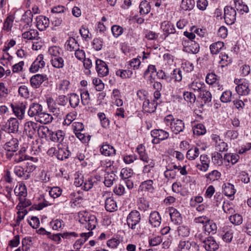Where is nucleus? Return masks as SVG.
<instances>
[{
  "mask_svg": "<svg viewBox=\"0 0 251 251\" xmlns=\"http://www.w3.org/2000/svg\"><path fill=\"white\" fill-rule=\"evenodd\" d=\"M235 193V190L234 187L232 184L227 183L224 187V194L229 197H230L234 195Z\"/></svg>",
  "mask_w": 251,
  "mask_h": 251,
  "instance_id": "obj_52",
  "label": "nucleus"
},
{
  "mask_svg": "<svg viewBox=\"0 0 251 251\" xmlns=\"http://www.w3.org/2000/svg\"><path fill=\"white\" fill-rule=\"evenodd\" d=\"M200 159L201 163L198 164L196 167L200 171L205 172L209 167L210 160L206 154L201 155Z\"/></svg>",
  "mask_w": 251,
  "mask_h": 251,
  "instance_id": "obj_10",
  "label": "nucleus"
},
{
  "mask_svg": "<svg viewBox=\"0 0 251 251\" xmlns=\"http://www.w3.org/2000/svg\"><path fill=\"white\" fill-rule=\"evenodd\" d=\"M25 169L21 166H16L14 168V173L18 177H24L25 179H27L29 178L30 175L25 174Z\"/></svg>",
  "mask_w": 251,
  "mask_h": 251,
  "instance_id": "obj_38",
  "label": "nucleus"
},
{
  "mask_svg": "<svg viewBox=\"0 0 251 251\" xmlns=\"http://www.w3.org/2000/svg\"><path fill=\"white\" fill-rule=\"evenodd\" d=\"M151 8L150 2L147 0L142 1L139 5L140 13L142 15L148 14L151 11Z\"/></svg>",
  "mask_w": 251,
  "mask_h": 251,
  "instance_id": "obj_37",
  "label": "nucleus"
},
{
  "mask_svg": "<svg viewBox=\"0 0 251 251\" xmlns=\"http://www.w3.org/2000/svg\"><path fill=\"white\" fill-rule=\"evenodd\" d=\"M37 131L39 135L41 138L49 136L50 138L52 133V131L50 130L49 128L46 126H38Z\"/></svg>",
  "mask_w": 251,
  "mask_h": 251,
  "instance_id": "obj_36",
  "label": "nucleus"
},
{
  "mask_svg": "<svg viewBox=\"0 0 251 251\" xmlns=\"http://www.w3.org/2000/svg\"><path fill=\"white\" fill-rule=\"evenodd\" d=\"M221 173L217 170H213L205 175L206 178L210 181L218 180L221 177Z\"/></svg>",
  "mask_w": 251,
  "mask_h": 251,
  "instance_id": "obj_53",
  "label": "nucleus"
},
{
  "mask_svg": "<svg viewBox=\"0 0 251 251\" xmlns=\"http://www.w3.org/2000/svg\"><path fill=\"white\" fill-rule=\"evenodd\" d=\"M66 48L68 50L70 51H75L77 50L79 47L77 41L75 38L73 37H70L66 42Z\"/></svg>",
  "mask_w": 251,
  "mask_h": 251,
  "instance_id": "obj_34",
  "label": "nucleus"
},
{
  "mask_svg": "<svg viewBox=\"0 0 251 251\" xmlns=\"http://www.w3.org/2000/svg\"><path fill=\"white\" fill-rule=\"evenodd\" d=\"M101 153L105 156H113L116 153V150L113 146L104 143L100 148Z\"/></svg>",
  "mask_w": 251,
  "mask_h": 251,
  "instance_id": "obj_20",
  "label": "nucleus"
},
{
  "mask_svg": "<svg viewBox=\"0 0 251 251\" xmlns=\"http://www.w3.org/2000/svg\"><path fill=\"white\" fill-rule=\"evenodd\" d=\"M98 117L100 121L102 126L104 128H107L110 124V121L106 117L105 114L102 112H100L98 114Z\"/></svg>",
  "mask_w": 251,
  "mask_h": 251,
  "instance_id": "obj_50",
  "label": "nucleus"
},
{
  "mask_svg": "<svg viewBox=\"0 0 251 251\" xmlns=\"http://www.w3.org/2000/svg\"><path fill=\"white\" fill-rule=\"evenodd\" d=\"M69 102L70 106L72 108H74L78 106L80 102L79 96L75 93L71 94L69 99Z\"/></svg>",
  "mask_w": 251,
  "mask_h": 251,
  "instance_id": "obj_45",
  "label": "nucleus"
},
{
  "mask_svg": "<svg viewBox=\"0 0 251 251\" xmlns=\"http://www.w3.org/2000/svg\"><path fill=\"white\" fill-rule=\"evenodd\" d=\"M116 175L113 172L105 175L104 183L106 187H109L113 184L115 180Z\"/></svg>",
  "mask_w": 251,
  "mask_h": 251,
  "instance_id": "obj_41",
  "label": "nucleus"
},
{
  "mask_svg": "<svg viewBox=\"0 0 251 251\" xmlns=\"http://www.w3.org/2000/svg\"><path fill=\"white\" fill-rule=\"evenodd\" d=\"M180 249L190 250L191 251H199V246L195 242H190L188 241H180L178 245Z\"/></svg>",
  "mask_w": 251,
  "mask_h": 251,
  "instance_id": "obj_12",
  "label": "nucleus"
},
{
  "mask_svg": "<svg viewBox=\"0 0 251 251\" xmlns=\"http://www.w3.org/2000/svg\"><path fill=\"white\" fill-rule=\"evenodd\" d=\"M65 135V133L61 130L55 132L52 131L50 139L53 142L61 143L64 139Z\"/></svg>",
  "mask_w": 251,
  "mask_h": 251,
  "instance_id": "obj_27",
  "label": "nucleus"
},
{
  "mask_svg": "<svg viewBox=\"0 0 251 251\" xmlns=\"http://www.w3.org/2000/svg\"><path fill=\"white\" fill-rule=\"evenodd\" d=\"M195 4L194 0H182L181 8L184 10H190L194 8Z\"/></svg>",
  "mask_w": 251,
  "mask_h": 251,
  "instance_id": "obj_46",
  "label": "nucleus"
},
{
  "mask_svg": "<svg viewBox=\"0 0 251 251\" xmlns=\"http://www.w3.org/2000/svg\"><path fill=\"white\" fill-rule=\"evenodd\" d=\"M76 117V112H73L67 114L64 119L63 124L67 126L70 125L75 119Z\"/></svg>",
  "mask_w": 251,
  "mask_h": 251,
  "instance_id": "obj_57",
  "label": "nucleus"
},
{
  "mask_svg": "<svg viewBox=\"0 0 251 251\" xmlns=\"http://www.w3.org/2000/svg\"><path fill=\"white\" fill-rule=\"evenodd\" d=\"M11 107L15 115L20 119H22L24 118V114L25 112V105H16L11 104Z\"/></svg>",
  "mask_w": 251,
  "mask_h": 251,
  "instance_id": "obj_28",
  "label": "nucleus"
},
{
  "mask_svg": "<svg viewBox=\"0 0 251 251\" xmlns=\"http://www.w3.org/2000/svg\"><path fill=\"white\" fill-rule=\"evenodd\" d=\"M37 36L38 31L34 29H30L28 31H25L22 34L23 38L28 40H33L35 39Z\"/></svg>",
  "mask_w": 251,
  "mask_h": 251,
  "instance_id": "obj_47",
  "label": "nucleus"
},
{
  "mask_svg": "<svg viewBox=\"0 0 251 251\" xmlns=\"http://www.w3.org/2000/svg\"><path fill=\"white\" fill-rule=\"evenodd\" d=\"M50 62L52 67L57 69H61L64 66V60L61 55L50 58Z\"/></svg>",
  "mask_w": 251,
  "mask_h": 251,
  "instance_id": "obj_32",
  "label": "nucleus"
},
{
  "mask_svg": "<svg viewBox=\"0 0 251 251\" xmlns=\"http://www.w3.org/2000/svg\"><path fill=\"white\" fill-rule=\"evenodd\" d=\"M132 174L133 173L130 169L123 168L121 170L120 176L121 178L124 180H125L129 178H131Z\"/></svg>",
  "mask_w": 251,
  "mask_h": 251,
  "instance_id": "obj_60",
  "label": "nucleus"
},
{
  "mask_svg": "<svg viewBox=\"0 0 251 251\" xmlns=\"http://www.w3.org/2000/svg\"><path fill=\"white\" fill-rule=\"evenodd\" d=\"M140 221V214L136 210L130 212L127 217V224L135 234H139L143 231L141 227Z\"/></svg>",
  "mask_w": 251,
  "mask_h": 251,
  "instance_id": "obj_1",
  "label": "nucleus"
},
{
  "mask_svg": "<svg viewBox=\"0 0 251 251\" xmlns=\"http://www.w3.org/2000/svg\"><path fill=\"white\" fill-rule=\"evenodd\" d=\"M236 10L230 6H226L224 8V19L227 25H232L236 20Z\"/></svg>",
  "mask_w": 251,
  "mask_h": 251,
  "instance_id": "obj_6",
  "label": "nucleus"
},
{
  "mask_svg": "<svg viewBox=\"0 0 251 251\" xmlns=\"http://www.w3.org/2000/svg\"><path fill=\"white\" fill-rule=\"evenodd\" d=\"M224 47V44L223 42L218 41L215 42L210 46L211 53L213 54H217Z\"/></svg>",
  "mask_w": 251,
  "mask_h": 251,
  "instance_id": "obj_35",
  "label": "nucleus"
},
{
  "mask_svg": "<svg viewBox=\"0 0 251 251\" xmlns=\"http://www.w3.org/2000/svg\"><path fill=\"white\" fill-rule=\"evenodd\" d=\"M200 151L199 148L197 147L192 148L187 151L186 157L189 160H193L198 157Z\"/></svg>",
  "mask_w": 251,
  "mask_h": 251,
  "instance_id": "obj_40",
  "label": "nucleus"
},
{
  "mask_svg": "<svg viewBox=\"0 0 251 251\" xmlns=\"http://www.w3.org/2000/svg\"><path fill=\"white\" fill-rule=\"evenodd\" d=\"M111 192L104 191L102 193V197L105 200V208L109 212H113L117 210V203L114 199L110 197Z\"/></svg>",
  "mask_w": 251,
  "mask_h": 251,
  "instance_id": "obj_3",
  "label": "nucleus"
},
{
  "mask_svg": "<svg viewBox=\"0 0 251 251\" xmlns=\"http://www.w3.org/2000/svg\"><path fill=\"white\" fill-rule=\"evenodd\" d=\"M203 247L207 251H215L219 248V245L212 237H208L205 240Z\"/></svg>",
  "mask_w": 251,
  "mask_h": 251,
  "instance_id": "obj_11",
  "label": "nucleus"
},
{
  "mask_svg": "<svg viewBox=\"0 0 251 251\" xmlns=\"http://www.w3.org/2000/svg\"><path fill=\"white\" fill-rule=\"evenodd\" d=\"M29 158L25 155V152L22 151H19L14 155V160L16 163H19L25 160H28Z\"/></svg>",
  "mask_w": 251,
  "mask_h": 251,
  "instance_id": "obj_56",
  "label": "nucleus"
},
{
  "mask_svg": "<svg viewBox=\"0 0 251 251\" xmlns=\"http://www.w3.org/2000/svg\"><path fill=\"white\" fill-rule=\"evenodd\" d=\"M14 19V17L11 15H9L6 18L3 24V30H6L7 31H9L11 30V28L13 26Z\"/></svg>",
  "mask_w": 251,
  "mask_h": 251,
  "instance_id": "obj_49",
  "label": "nucleus"
},
{
  "mask_svg": "<svg viewBox=\"0 0 251 251\" xmlns=\"http://www.w3.org/2000/svg\"><path fill=\"white\" fill-rule=\"evenodd\" d=\"M29 161L26 163V169L25 172L28 175L33 172L36 168L35 163L37 162L38 159L33 157H29Z\"/></svg>",
  "mask_w": 251,
  "mask_h": 251,
  "instance_id": "obj_30",
  "label": "nucleus"
},
{
  "mask_svg": "<svg viewBox=\"0 0 251 251\" xmlns=\"http://www.w3.org/2000/svg\"><path fill=\"white\" fill-rule=\"evenodd\" d=\"M194 134L198 136L203 135L206 133V129L203 125L201 124H197L193 128Z\"/></svg>",
  "mask_w": 251,
  "mask_h": 251,
  "instance_id": "obj_48",
  "label": "nucleus"
},
{
  "mask_svg": "<svg viewBox=\"0 0 251 251\" xmlns=\"http://www.w3.org/2000/svg\"><path fill=\"white\" fill-rule=\"evenodd\" d=\"M20 203L17 206L18 210H25V208L31 205V202L27 200L25 197L21 198L19 199Z\"/></svg>",
  "mask_w": 251,
  "mask_h": 251,
  "instance_id": "obj_51",
  "label": "nucleus"
},
{
  "mask_svg": "<svg viewBox=\"0 0 251 251\" xmlns=\"http://www.w3.org/2000/svg\"><path fill=\"white\" fill-rule=\"evenodd\" d=\"M133 73L129 70H118L116 72V75L120 76L123 79L130 78Z\"/></svg>",
  "mask_w": 251,
  "mask_h": 251,
  "instance_id": "obj_42",
  "label": "nucleus"
},
{
  "mask_svg": "<svg viewBox=\"0 0 251 251\" xmlns=\"http://www.w3.org/2000/svg\"><path fill=\"white\" fill-rule=\"evenodd\" d=\"M14 193L16 195L19 196V199L21 198L26 197L27 191L25 185L23 184H19L15 187Z\"/></svg>",
  "mask_w": 251,
  "mask_h": 251,
  "instance_id": "obj_29",
  "label": "nucleus"
},
{
  "mask_svg": "<svg viewBox=\"0 0 251 251\" xmlns=\"http://www.w3.org/2000/svg\"><path fill=\"white\" fill-rule=\"evenodd\" d=\"M153 181L151 179L147 180L141 183L139 188L142 191L152 192L154 190L153 186Z\"/></svg>",
  "mask_w": 251,
  "mask_h": 251,
  "instance_id": "obj_26",
  "label": "nucleus"
},
{
  "mask_svg": "<svg viewBox=\"0 0 251 251\" xmlns=\"http://www.w3.org/2000/svg\"><path fill=\"white\" fill-rule=\"evenodd\" d=\"M158 103L155 100L150 101L149 100H145L143 104V109L145 112L152 113L156 109Z\"/></svg>",
  "mask_w": 251,
  "mask_h": 251,
  "instance_id": "obj_16",
  "label": "nucleus"
},
{
  "mask_svg": "<svg viewBox=\"0 0 251 251\" xmlns=\"http://www.w3.org/2000/svg\"><path fill=\"white\" fill-rule=\"evenodd\" d=\"M91 232H89L88 233H82L80 234L81 238L77 239L75 241L73 245V248L76 251H80L82 246L85 243L86 240L88 239L89 237L90 236Z\"/></svg>",
  "mask_w": 251,
  "mask_h": 251,
  "instance_id": "obj_19",
  "label": "nucleus"
},
{
  "mask_svg": "<svg viewBox=\"0 0 251 251\" xmlns=\"http://www.w3.org/2000/svg\"><path fill=\"white\" fill-rule=\"evenodd\" d=\"M136 151L138 153L140 156V159L141 160L146 161V160L149 159L147 154L145 152V147L143 145L140 144L138 145L136 148Z\"/></svg>",
  "mask_w": 251,
  "mask_h": 251,
  "instance_id": "obj_43",
  "label": "nucleus"
},
{
  "mask_svg": "<svg viewBox=\"0 0 251 251\" xmlns=\"http://www.w3.org/2000/svg\"><path fill=\"white\" fill-rule=\"evenodd\" d=\"M62 194V189L58 187H53L49 191L50 196L54 199L59 197Z\"/></svg>",
  "mask_w": 251,
  "mask_h": 251,
  "instance_id": "obj_61",
  "label": "nucleus"
},
{
  "mask_svg": "<svg viewBox=\"0 0 251 251\" xmlns=\"http://www.w3.org/2000/svg\"><path fill=\"white\" fill-rule=\"evenodd\" d=\"M38 125L37 123L28 121L26 122L24 125V133L30 138H32L37 131Z\"/></svg>",
  "mask_w": 251,
  "mask_h": 251,
  "instance_id": "obj_7",
  "label": "nucleus"
},
{
  "mask_svg": "<svg viewBox=\"0 0 251 251\" xmlns=\"http://www.w3.org/2000/svg\"><path fill=\"white\" fill-rule=\"evenodd\" d=\"M33 14L30 10L25 12L23 16V20L28 25L31 23L33 19Z\"/></svg>",
  "mask_w": 251,
  "mask_h": 251,
  "instance_id": "obj_63",
  "label": "nucleus"
},
{
  "mask_svg": "<svg viewBox=\"0 0 251 251\" xmlns=\"http://www.w3.org/2000/svg\"><path fill=\"white\" fill-rule=\"evenodd\" d=\"M151 135L153 138L152 143L157 144L160 141L167 139L169 134L168 132L162 129H154L151 131Z\"/></svg>",
  "mask_w": 251,
  "mask_h": 251,
  "instance_id": "obj_5",
  "label": "nucleus"
},
{
  "mask_svg": "<svg viewBox=\"0 0 251 251\" xmlns=\"http://www.w3.org/2000/svg\"><path fill=\"white\" fill-rule=\"evenodd\" d=\"M172 78L174 79L176 81H180L182 80V72L179 68H176L174 70Z\"/></svg>",
  "mask_w": 251,
  "mask_h": 251,
  "instance_id": "obj_64",
  "label": "nucleus"
},
{
  "mask_svg": "<svg viewBox=\"0 0 251 251\" xmlns=\"http://www.w3.org/2000/svg\"><path fill=\"white\" fill-rule=\"evenodd\" d=\"M205 85L204 83L200 81H193L189 85V88L194 91L201 92L204 88Z\"/></svg>",
  "mask_w": 251,
  "mask_h": 251,
  "instance_id": "obj_44",
  "label": "nucleus"
},
{
  "mask_svg": "<svg viewBox=\"0 0 251 251\" xmlns=\"http://www.w3.org/2000/svg\"><path fill=\"white\" fill-rule=\"evenodd\" d=\"M170 216L172 222L175 224H178L181 223L182 219L181 215L175 208L172 207L170 209Z\"/></svg>",
  "mask_w": 251,
  "mask_h": 251,
  "instance_id": "obj_25",
  "label": "nucleus"
},
{
  "mask_svg": "<svg viewBox=\"0 0 251 251\" xmlns=\"http://www.w3.org/2000/svg\"><path fill=\"white\" fill-rule=\"evenodd\" d=\"M44 59V55L42 54H39L32 63L29 68L30 71L32 73H35L38 71L40 69L43 68L46 64Z\"/></svg>",
  "mask_w": 251,
  "mask_h": 251,
  "instance_id": "obj_9",
  "label": "nucleus"
},
{
  "mask_svg": "<svg viewBox=\"0 0 251 251\" xmlns=\"http://www.w3.org/2000/svg\"><path fill=\"white\" fill-rule=\"evenodd\" d=\"M217 226L213 221L209 220L203 226L204 231L208 234H214L216 232Z\"/></svg>",
  "mask_w": 251,
  "mask_h": 251,
  "instance_id": "obj_31",
  "label": "nucleus"
},
{
  "mask_svg": "<svg viewBox=\"0 0 251 251\" xmlns=\"http://www.w3.org/2000/svg\"><path fill=\"white\" fill-rule=\"evenodd\" d=\"M53 119L52 116L49 113L42 111L40 112L39 115L36 117L35 120L37 122L41 124H47L50 123Z\"/></svg>",
  "mask_w": 251,
  "mask_h": 251,
  "instance_id": "obj_21",
  "label": "nucleus"
},
{
  "mask_svg": "<svg viewBox=\"0 0 251 251\" xmlns=\"http://www.w3.org/2000/svg\"><path fill=\"white\" fill-rule=\"evenodd\" d=\"M144 162L147 163L145 165L143 169V174H149L151 173L152 172H153V168L155 166V162L153 159H149L146 160V161H143Z\"/></svg>",
  "mask_w": 251,
  "mask_h": 251,
  "instance_id": "obj_33",
  "label": "nucleus"
},
{
  "mask_svg": "<svg viewBox=\"0 0 251 251\" xmlns=\"http://www.w3.org/2000/svg\"><path fill=\"white\" fill-rule=\"evenodd\" d=\"M234 81L237 85L235 89L239 95L246 96L249 94L250 90L249 88V84L245 80L235 79Z\"/></svg>",
  "mask_w": 251,
  "mask_h": 251,
  "instance_id": "obj_4",
  "label": "nucleus"
},
{
  "mask_svg": "<svg viewBox=\"0 0 251 251\" xmlns=\"http://www.w3.org/2000/svg\"><path fill=\"white\" fill-rule=\"evenodd\" d=\"M83 66L85 69V74L89 75L91 74L90 69L93 66L91 60H90L89 58H85L83 59Z\"/></svg>",
  "mask_w": 251,
  "mask_h": 251,
  "instance_id": "obj_62",
  "label": "nucleus"
},
{
  "mask_svg": "<svg viewBox=\"0 0 251 251\" xmlns=\"http://www.w3.org/2000/svg\"><path fill=\"white\" fill-rule=\"evenodd\" d=\"M184 128V123L182 120L180 119H175L174 122L171 124V129L176 134L182 132Z\"/></svg>",
  "mask_w": 251,
  "mask_h": 251,
  "instance_id": "obj_13",
  "label": "nucleus"
},
{
  "mask_svg": "<svg viewBox=\"0 0 251 251\" xmlns=\"http://www.w3.org/2000/svg\"><path fill=\"white\" fill-rule=\"evenodd\" d=\"M48 53L50 58H53L61 55L60 49L57 46H52L48 50Z\"/></svg>",
  "mask_w": 251,
  "mask_h": 251,
  "instance_id": "obj_54",
  "label": "nucleus"
},
{
  "mask_svg": "<svg viewBox=\"0 0 251 251\" xmlns=\"http://www.w3.org/2000/svg\"><path fill=\"white\" fill-rule=\"evenodd\" d=\"M212 139L215 142L216 148L220 151H224L227 150V145L222 140L220 136L216 134H213L211 136Z\"/></svg>",
  "mask_w": 251,
  "mask_h": 251,
  "instance_id": "obj_17",
  "label": "nucleus"
},
{
  "mask_svg": "<svg viewBox=\"0 0 251 251\" xmlns=\"http://www.w3.org/2000/svg\"><path fill=\"white\" fill-rule=\"evenodd\" d=\"M4 148L9 152H15L18 148V140L16 138H12L9 142L5 143Z\"/></svg>",
  "mask_w": 251,
  "mask_h": 251,
  "instance_id": "obj_24",
  "label": "nucleus"
},
{
  "mask_svg": "<svg viewBox=\"0 0 251 251\" xmlns=\"http://www.w3.org/2000/svg\"><path fill=\"white\" fill-rule=\"evenodd\" d=\"M93 84L95 86L96 89L98 91H102L104 88V84L102 80L97 77H95L93 79Z\"/></svg>",
  "mask_w": 251,
  "mask_h": 251,
  "instance_id": "obj_59",
  "label": "nucleus"
},
{
  "mask_svg": "<svg viewBox=\"0 0 251 251\" xmlns=\"http://www.w3.org/2000/svg\"><path fill=\"white\" fill-rule=\"evenodd\" d=\"M96 70L98 75L100 77L106 76L109 73V69L105 62L97 59L96 61Z\"/></svg>",
  "mask_w": 251,
  "mask_h": 251,
  "instance_id": "obj_8",
  "label": "nucleus"
},
{
  "mask_svg": "<svg viewBox=\"0 0 251 251\" xmlns=\"http://www.w3.org/2000/svg\"><path fill=\"white\" fill-rule=\"evenodd\" d=\"M239 156L237 154H226L224 156L225 160L231 162L232 164H235L239 160Z\"/></svg>",
  "mask_w": 251,
  "mask_h": 251,
  "instance_id": "obj_55",
  "label": "nucleus"
},
{
  "mask_svg": "<svg viewBox=\"0 0 251 251\" xmlns=\"http://www.w3.org/2000/svg\"><path fill=\"white\" fill-rule=\"evenodd\" d=\"M45 76L40 74H37L32 76L30 81L31 85L34 88H39L45 81Z\"/></svg>",
  "mask_w": 251,
  "mask_h": 251,
  "instance_id": "obj_22",
  "label": "nucleus"
},
{
  "mask_svg": "<svg viewBox=\"0 0 251 251\" xmlns=\"http://www.w3.org/2000/svg\"><path fill=\"white\" fill-rule=\"evenodd\" d=\"M200 97L205 103L210 102L212 100L211 93L206 90L205 87L200 92Z\"/></svg>",
  "mask_w": 251,
  "mask_h": 251,
  "instance_id": "obj_39",
  "label": "nucleus"
},
{
  "mask_svg": "<svg viewBox=\"0 0 251 251\" xmlns=\"http://www.w3.org/2000/svg\"><path fill=\"white\" fill-rule=\"evenodd\" d=\"M19 121L16 118H11L6 124L8 133H16L18 131Z\"/></svg>",
  "mask_w": 251,
  "mask_h": 251,
  "instance_id": "obj_23",
  "label": "nucleus"
},
{
  "mask_svg": "<svg viewBox=\"0 0 251 251\" xmlns=\"http://www.w3.org/2000/svg\"><path fill=\"white\" fill-rule=\"evenodd\" d=\"M161 222V218L159 213L156 211L151 212L149 216L150 225L153 227H157L160 226Z\"/></svg>",
  "mask_w": 251,
  "mask_h": 251,
  "instance_id": "obj_14",
  "label": "nucleus"
},
{
  "mask_svg": "<svg viewBox=\"0 0 251 251\" xmlns=\"http://www.w3.org/2000/svg\"><path fill=\"white\" fill-rule=\"evenodd\" d=\"M42 106L37 103H32L30 104L28 111V115L31 117H37L42 111Z\"/></svg>",
  "mask_w": 251,
  "mask_h": 251,
  "instance_id": "obj_18",
  "label": "nucleus"
},
{
  "mask_svg": "<svg viewBox=\"0 0 251 251\" xmlns=\"http://www.w3.org/2000/svg\"><path fill=\"white\" fill-rule=\"evenodd\" d=\"M49 19L47 17L40 15L36 18V27L40 30L43 31L49 25Z\"/></svg>",
  "mask_w": 251,
  "mask_h": 251,
  "instance_id": "obj_15",
  "label": "nucleus"
},
{
  "mask_svg": "<svg viewBox=\"0 0 251 251\" xmlns=\"http://www.w3.org/2000/svg\"><path fill=\"white\" fill-rule=\"evenodd\" d=\"M78 217L80 223H86L85 219H88V224L85 226L88 230H92L96 227L97 219L94 215H90L86 211H80L78 213Z\"/></svg>",
  "mask_w": 251,
  "mask_h": 251,
  "instance_id": "obj_2",
  "label": "nucleus"
},
{
  "mask_svg": "<svg viewBox=\"0 0 251 251\" xmlns=\"http://www.w3.org/2000/svg\"><path fill=\"white\" fill-rule=\"evenodd\" d=\"M229 220L231 223L235 225H239L242 223V217L239 214H234L230 216Z\"/></svg>",
  "mask_w": 251,
  "mask_h": 251,
  "instance_id": "obj_58",
  "label": "nucleus"
}]
</instances>
